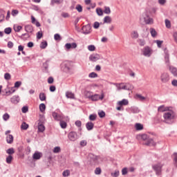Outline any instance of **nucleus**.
<instances>
[{
	"label": "nucleus",
	"instance_id": "nucleus-45",
	"mask_svg": "<svg viewBox=\"0 0 177 177\" xmlns=\"http://www.w3.org/2000/svg\"><path fill=\"white\" fill-rule=\"evenodd\" d=\"M59 124L61 128L63 129H66V128H67V123L64 121H60Z\"/></svg>",
	"mask_w": 177,
	"mask_h": 177
},
{
	"label": "nucleus",
	"instance_id": "nucleus-27",
	"mask_svg": "<svg viewBox=\"0 0 177 177\" xmlns=\"http://www.w3.org/2000/svg\"><path fill=\"white\" fill-rule=\"evenodd\" d=\"M25 30L26 32H32L34 31V28L31 25H26L25 26Z\"/></svg>",
	"mask_w": 177,
	"mask_h": 177
},
{
	"label": "nucleus",
	"instance_id": "nucleus-9",
	"mask_svg": "<svg viewBox=\"0 0 177 177\" xmlns=\"http://www.w3.org/2000/svg\"><path fill=\"white\" fill-rule=\"evenodd\" d=\"M104 99V94L102 93L101 95L99 94H93L90 100L92 102H97V100H103Z\"/></svg>",
	"mask_w": 177,
	"mask_h": 177
},
{
	"label": "nucleus",
	"instance_id": "nucleus-63",
	"mask_svg": "<svg viewBox=\"0 0 177 177\" xmlns=\"http://www.w3.org/2000/svg\"><path fill=\"white\" fill-rule=\"evenodd\" d=\"M174 161L175 162L176 166L177 167V153H174Z\"/></svg>",
	"mask_w": 177,
	"mask_h": 177
},
{
	"label": "nucleus",
	"instance_id": "nucleus-58",
	"mask_svg": "<svg viewBox=\"0 0 177 177\" xmlns=\"http://www.w3.org/2000/svg\"><path fill=\"white\" fill-rule=\"evenodd\" d=\"M11 15H12V16H13L14 17H15V16H17V15H19V10H12V12H11Z\"/></svg>",
	"mask_w": 177,
	"mask_h": 177
},
{
	"label": "nucleus",
	"instance_id": "nucleus-36",
	"mask_svg": "<svg viewBox=\"0 0 177 177\" xmlns=\"http://www.w3.org/2000/svg\"><path fill=\"white\" fill-rule=\"evenodd\" d=\"M21 129H23L24 131H27V129H28V124L24 122L21 125Z\"/></svg>",
	"mask_w": 177,
	"mask_h": 177
},
{
	"label": "nucleus",
	"instance_id": "nucleus-10",
	"mask_svg": "<svg viewBox=\"0 0 177 177\" xmlns=\"http://www.w3.org/2000/svg\"><path fill=\"white\" fill-rule=\"evenodd\" d=\"M160 81L163 84H167L169 81V74L167 73H163L160 75Z\"/></svg>",
	"mask_w": 177,
	"mask_h": 177
},
{
	"label": "nucleus",
	"instance_id": "nucleus-21",
	"mask_svg": "<svg viewBox=\"0 0 177 177\" xmlns=\"http://www.w3.org/2000/svg\"><path fill=\"white\" fill-rule=\"evenodd\" d=\"M84 94L85 97H86V99H89V100H91V99L93 95V93H92L91 91H85Z\"/></svg>",
	"mask_w": 177,
	"mask_h": 177
},
{
	"label": "nucleus",
	"instance_id": "nucleus-4",
	"mask_svg": "<svg viewBox=\"0 0 177 177\" xmlns=\"http://www.w3.org/2000/svg\"><path fill=\"white\" fill-rule=\"evenodd\" d=\"M141 53L145 57H151V55H153V50L151 49V47L147 46L141 50Z\"/></svg>",
	"mask_w": 177,
	"mask_h": 177
},
{
	"label": "nucleus",
	"instance_id": "nucleus-34",
	"mask_svg": "<svg viewBox=\"0 0 177 177\" xmlns=\"http://www.w3.org/2000/svg\"><path fill=\"white\" fill-rule=\"evenodd\" d=\"M39 108L41 113H44V111H45V110H46V106L44 103L40 104Z\"/></svg>",
	"mask_w": 177,
	"mask_h": 177
},
{
	"label": "nucleus",
	"instance_id": "nucleus-18",
	"mask_svg": "<svg viewBox=\"0 0 177 177\" xmlns=\"http://www.w3.org/2000/svg\"><path fill=\"white\" fill-rule=\"evenodd\" d=\"M11 102L12 103H14V104H17V103L20 102V97L19 95H14L12 97H11Z\"/></svg>",
	"mask_w": 177,
	"mask_h": 177
},
{
	"label": "nucleus",
	"instance_id": "nucleus-14",
	"mask_svg": "<svg viewBox=\"0 0 177 177\" xmlns=\"http://www.w3.org/2000/svg\"><path fill=\"white\" fill-rule=\"evenodd\" d=\"M77 48V44L76 43H68L65 44V48L66 50H70V49H75Z\"/></svg>",
	"mask_w": 177,
	"mask_h": 177
},
{
	"label": "nucleus",
	"instance_id": "nucleus-6",
	"mask_svg": "<svg viewBox=\"0 0 177 177\" xmlns=\"http://www.w3.org/2000/svg\"><path fill=\"white\" fill-rule=\"evenodd\" d=\"M162 167H164V164H162L161 162L152 165V168L156 171V175H161Z\"/></svg>",
	"mask_w": 177,
	"mask_h": 177
},
{
	"label": "nucleus",
	"instance_id": "nucleus-42",
	"mask_svg": "<svg viewBox=\"0 0 177 177\" xmlns=\"http://www.w3.org/2000/svg\"><path fill=\"white\" fill-rule=\"evenodd\" d=\"M46 46H48V42L46 41H42L40 44L41 49H46Z\"/></svg>",
	"mask_w": 177,
	"mask_h": 177
},
{
	"label": "nucleus",
	"instance_id": "nucleus-55",
	"mask_svg": "<svg viewBox=\"0 0 177 177\" xmlns=\"http://www.w3.org/2000/svg\"><path fill=\"white\" fill-rule=\"evenodd\" d=\"M97 117V116L96 115L91 114V115H89V120H90V121H95V120H96Z\"/></svg>",
	"mask_w": 177,
	"mask_h": 177
},
{
	"label": "nucleus",
	"instance_id": "nucleus-51",
	"mask_svg": "<svg viewBox=\"0 0 177 177\" xmlns=\"http://www.w3.org/2000/svg\"><path fill=\"white\" fill-rule=\"evenodd\" d=\"M96 13L97 15H98V16H103V10H102V8H97Z\"/></svg>",
	"mask_w": 177,
	"mask_h": 177
},
{
	"label": "nucleus",
	"instance_id": "nucleus-19",
	"mask_svg": "<svg viewBox=\"0 0 177 177\" xmlns=\"http://www.w3.org/2000/svg\"><path fill=\"white\" fill-rule=\"evenodd\" d=\"M42 157V153L36 151L32 156L33 160H39Z\"/></svg>",
	"mask_w": 177,
	"mask_h": 177
},
{
	"label": "nucleus",
	"instance_id": "nucleus-48",
	"mask_svg": "<svg viewBox=\"0 0 177 177\" xmlns=\"http://www.w3.org/2000/svg\"><path fill=\"white\" fill-rule=\"evenodd\" d=\"M165 26L167 28H171V21L168 19H165Z\"/></svg>",
	"mask_w": 177,
	"mask_h": 177
},
{
	"label": "nucleus",
	"instance_id": "nucleus-46",
	"mask_svg": "<svg viewBox=\"0 0 177 177\" xmlns=\"http://www.w3.org/2000/svg\"><path fill=\"white\" fill-rule=\"evenodd\" d=\"M38 131L39 132H44L45 131V126L44 124H39Z\"/></svg>",
	"mask_w": 177,
	"mask_h": 177
},
{
	"label": "nucleus",
	"instance_id": "nucleus-64",
	"mask_svg": "<svg viewBox=\"0 0 177 177\" xmlns=\"http://www.w3.org/2000/svg\"><path fill=\"white\" fill-rule=\"evenodd\" d=\"M173 37H174V41H175L176 44H177V32H174Z\"/></svg>",
	"mask_w": 177,
	"mask_h": 177
},
{
	"label": "nucleus",
	"instance_id": "nucleus-50",
	"mask_svg": "<svg viewBox=\"0 0 177 177\" xmlns=\"http://www.w3.org/2000/svg\"><path fill=\"white\" fill-rule=\"evenodd\" d=\"M75 9L77 10V12H79V13H81V12H82V6L77 4L75 7Z\"/></svg>",
	"mask_w": 177,
	"mask_h": 177
},
{
	"label": "nucleus",
	"instance_id": "nucleus-8",
	"mask_svg": "<svg viewBox=\"0 0 177 177\" xmlns=\"http://www.w3.org/2000/svg\"><path fill=\"white\" fill-rule=\"evenodd\" d=\"M82 34L84 35H88V34H91L92 32V27L89 25H85L82 28Z\"/></svg>",
	"mask_w": 177,
	"mask_h": 177
},
{
	"label": "nucleus",
	"instance_id": "nucleus-61",
	"mask_svg": "<svg viewBox=\"0 0 177 177\" xmlns=\"http://www.w3.org/2000/svg\"><path fill=\"white\" fill-rule=\"evenodd\" d=\"M63 176H70V171L69 170H65L62 173Z\"/></svg>",
	"mask_w": 177,
	"mask_h": 177
},
{
	"label": "nucleus",
	"instance_id": "nucleus-41",
	"mask_svg": "<svg viewBox=\"0 0 177 177\" xmlns=\"http://www.w3.org/2000/svg\"><path fill=\"white\" fill-rule=\"evenodd\" d=\"M62 149L60 148V147H55L53 150V153H55V154H57V153H60Z\"/></svg>",
	"mask_w": 177,
	"mask_h": 177
},
{
	"label": "nucleus",
	"instance_id": "nucleus-2",
	"mask_svg": "<svg viewBox=\"0 0 177 177\" xmlns=\"http://www.w3.org/2000/svg\"><path fill=\"white\" fill-rule=\"evenodd\" d=\"M112 84L116 86L118 91H121V89L124 91H132L133 89V86L129 83H112Z\"/></svg>",
	"mask_w": 177,
	"mask_h": 177
},
{
	"label": "nucleus",
	"instance_id": "nucleus-25",
	"mask_svg": "<svg viewBox=\"0 0 177 177\" xmlns=\"http://www.w3.org/2000/svg\"><path fill=\"white\" fill-rule=\"evenodd\" d=\"M66 96L68 99H75V95L71 91H66Z\"/></svg>",
	"mask_w": 177,
	"mask_h": 177
},
{
	"label": "nucleus",
	"instance_id": "nucleus-30",
	"mask_svg": "<svg viewBox=\"0 0 177 177\" xmlns=\"http://www.w3.org/2000/svg\"><path fill=\"white\" fill-rule=\"evenodd\" d=\"M135 128H136V131H142V129H143V124H142L140 123H136L135 124Z\"/></svg>",
	"mask_w": 177,
	"mask_h": 177
},
{
	"label": "nucleus",
	"instance_id": "nucleus-40",
	"mask_svg": "<svg viewBox=\"0 0 177 177\" xmlns=\"http://www.w3.org/2000/svg\"><path fill=\"white\" fill-rule=\"evenodd\" d=\"M87 49L90 52H95L96 50V47L95 46V45H89L87 47Z\"/></svg>",
	"mask_w": 177,
	"mask_h": 177
},
{
	"label": "nucleus",
	"instance_id": "nucleus-39",
	"mask_svg": "<svg viewBox=\"0 0 177 177\" xmlns=\"http://www.w3.org/2000/svg\"><path fill=\"white\" fill-rule=\"evenodd\" d=\"M131 113H133V114H138L139 113V109L138 107H131Z\"/></svg>",
	"mask_w": 177,
	"mask_h": 177
},
{
	"label": "nucleus",
	"instance_id": "nucleus-20",
	"mask_svg": "<svg viewBox=\"0 0 177 177\" xmlns=\"http://www.w3.org/2000/svg\"><path fill=\"white\" fill-rule=\"evenodd\" d=\"M32 10H35L38 13H40V15H44V11L38 6H32Z\"/></svg>",
	"mask_w": 177,
	"mask_h": 177
},
{
	"label": "nucleus",
	"instance_id": "nucleus-15",
	"mask_svg": "<svg viewBox=\"0 0 177 177\" xmlns=\"http://www.w3.org/2000/svg\"><path fill=\"white\" fill-rule=\"evenodd\" d=\"M128 104H129V101L127 99H123L117 102V106H121L122 107V106H128Z\"/></svg>",
	"mask_w": 177,
	"mask_h": 177
},
{
	"label": "nucleus",
	"instance_id": "nucleus-26",
	"mask_svg": "<svg viewBox=\"0 0 177 177\" xmlns=\"http://www.w3.org/2000/svg\"><path fill=\"white\" fill-rule=\"evenodd\" d=\"M94 124L92 122H88L86 124L87 131H92L93 129Z\"/></svg>",
	"mask_w": 177,
	"mask_h": 177
},
{
	"label": "nucleus",
	"instance_id": "nucleus-37",
	"mask_svg": "<svg viewBox=\"0 0 177 177\" xmlns=\"http://www.w3.org/2000/svg\"><path fill=\"white\" fill-rule=\"evenodd\" d=\"M138 43L139 44L140 46H145V45H146V41L143 39H138Z\"/></svg>",
	"mask_w": 177,
	"mask_h": 177
},
{
	"label": "nucleus",
	"instance_id": "nucleus-12",
	"mask_svg": "<svg viewBox=\"0 0 177 177\" xmlns=\"http://www.w3.org/2000/svg\"><path fill=\"white\" fill-rule=\"evenodd\" d=\"M171 108H172V106H167L165 105H162V106H158V111H159V113H164V111H165V113H167Z\"/></svg>",
	"mask_w": 177,
	"mask_h": 177
},
{
	"label": "nucleus",
	"instance_id": "nucleus-33",
	"mask_svg": "<svg viewBox=\"0 0 177 177\" xmlns=\"http://www.w3.org/2000/svg\"><path fill=\"white\" fill-rule=\"evenodd\" d=\"M112 19L111 17L110 16H106L104 18V23H106L108 24H110V23H111Z\"/></svg>",
	"mask_w": 177,
	"mask_h": 177
},
{
	"label": "nucleus",
	"instance_id": "nucleus-32",
	"mask_svg": "<svg viewBox=\"0 0 177 177\" xmlns=\"http://www.w3.org/2000/svg\"><path fill=\"white\" fill-rule=\"evenodd\" d=\"M165 60L166 64L167 65V67L169 68V66H171V65L169 64V54H165Z\"/></svg>",
	"mask_w": 177,
	"mask_h": 177
},
{
	"label": "nucleus",
	"instance_id": "nucleus-23",
	"mask_svg": "<svg viewBox=\"0 0 177 177\" xmlns=\"http://www.w3.org/2000/svg\"><path fill=\"white\" fill-rule=\"evenodd\" d=\"M131 37L133 39H138L139 38V33L136 30H133L131 33Z\"/></svg>",
	"mask_w": 177,
	"mask_h": 177
},
{
	"label": "nucleus",
	"instance_id": "nucleus-43",
	"mask_svg": "<svg viewBox=\"0 0 177 177\" xmlns=\"http://www.w3.org/2000/svg\"><path fill=\"white\" fill-rule=\"evenodd\" d=\"M97 77H98L97 73H96L95 72H92L88 74L89 78H97Z\"/></svg>",
	"mask_w": 177,
	"mask_h": 177
},
{
	"label": "nucleus",
	"instance_id": "nucleus-35",
	"mask_svg": "<svg viewBox=\"0 0 177 177\" xmlns=\"http://www.w3.org/2000/svg\"><path fill=\"white\" fill-rule=\"evenodd\" d=\"M93 161H95V162H96V164H99V162H100V161H102V158H100V156H93Z\"/></svg>",
	"mask_w": 177,
	"mask_h": 177
},
{
	"label": "nucleus",
	"instance_id": "nucleus-11",
	"mask_svg": "<svg viewBox=\"0 0 177 177\" xmlns=\"http://www.w3.org/2000/svg\"><path fill=\"white\" fill-rule=\"evenodd\" d=\"M100 55L95 53V54H92L89 56V60L91 62H97V60H100Z\"/></svg>",
	"mask_w": 177,
	"mask_h": 177
},
{
	"label": "nucleus",
	"instance_id": "nucleus-16",
	"mask_svg": "<svg viewBox=\"0 0 177 177\" xmlns=\"http://www.w3.org/2000/svg\"><path fill=\"white\" fill-rule=\"evenodd\" d=\"M144 145H145V146H156V142H154L153 138H148Z\"/></svg>",
	"mask_w": 177,
	"mask_h": 177
},
{
	"label": "nucleus",
	"instance_id": "nucleus-31",
	"mask_svg": "<svg viewBox=\"0 0 177 177\" xmlns=\"http://www.w3.org/2000/svg\"><path fill=\"white\" fill-rule=\"evenodd\" d=\"M22 29H23V26H17V25L14 26V30L15 31V32H20V30H21Z\"/></svg>",
	"mask_w": 177,
	"mask_h": 177
},
{
	"label": "nucleus",
	"instance_id": "nucleus-17",
	"mask_svg": "<svg viewBox=\"0 0 177 177\" xmlns=\"http://www.w3.org/2000/svg\"><path fill=\"white\" fill-rule=\"evenodd\" d=\"M53 117L56 121H62L63 120V117L56 112L53 113Z\"/></svg>",
	"mask_w": 177,
	"mask_h": 177
},
{
	"label": "nucleus",
	"instance_id": "nucleus-44",
	"mask_svg": "<svg viewBox=\"0 0 177 177\" xmlns=\"http://www.w3.org/2000/svg\"><path fill=\"white\" fill-rule=\"evenodd\" d=\"M104 13H105L106 15H110V13H111V10H110V7L105 6Z\"/></svg>",
	"mask_w": 177,
	"mask_h": 177
},
{
	"label": "nucleus",
	"instance_id": "nucleus-56",
	"mask_svg": "<svg viewBox=\"0 0 177 177\" xmlns=\"http://www.w3.org/2000/svg\"><path fill=\"white\" fill-rule=\"evenodd\" d=\"M95 175H100V174H102V169L97 167L95 170Z\"/></svg>",
	"mask_w": 177,
	"mask_h": 177
},
{
	"label": "nucleus",
	"instance_id": "nucleus-22",
	"mask_svg": "<svg viewBox=\"0 0 177 177\" xmlns=\"http://www.w3.org/2000/svg\"><path fill=\"white\" fill-rule=\"evenodd\" d=\"M149 31H150V34H151L152 38L157 37L158 33H157V30H156V29H154L153 28H151L149 29Z\"/></svg>",
	"mask_w": 177,
	"mask_h": 177
},
{
	"label": "nucleus",
	"instance_id": "nucleus-57",
	"mask_svg": "<svg viewBox=\"0 0 177 177\" xmlns=\"http://www.w3.org/2000/svg\"><path fill=\"white\" fill-rule=\"evenodd\" d=\"M54 39L55 41H60L62 39V37H60V35L57 33L54 35Z\"/></svg>",
	"mask_w": 177,
	"mask_h": 177
},
{
	"label": "nucleus",
	"instance_id": "nucleus-54",
	"mask_svg": "<svg viewBox=\"0 0 177 177\" xmlns=\"http://www.w3.org/2000/svg\"><path fill=\"white\" fill-rule=\"evenodd\" d=\"M44 37V34L42 33V31H39L37 33V39H41Z\"/></svg>",
	"mask_w": 177,
	"mask_h": 177
},
{
	"label": "nucleus",
	"instance_id": "nucleus-29",
	"mask_svg": "<svg viewBox=\"0 0 177 177\" xmlns=\"http://www.w3.org/2000/svg\"><path fill=\"white\" fill-rule=\"evenodd\" d=\"M137 139H142V140H148L149 136L147 134L137 136Z\"/></svg>",
	"mask_w": 177,
	"mask_h": 177
},
{
	"label": "nucleus",
	"instance_id": "nucleus-28",
	"mask_svg": "<svg viewBox=\"0 0 177 177\" xmlns=\"http://www.w3.org/2000/svg\"><path fill=\"white\" fill-rule=\"evenodd\" d=\"M39 98L41 102H45V100H46V94H45L44 93H40Z\"/></svg>",
	"mask_w": 177,
	"mask_h": 177
},
{
	"label": "nucleus",
	"instance_id": "nucleus-60",
	"mask_svg": "<svg viewBox=\"0 0 177 177\" xmlns=\"http://www.w3.org/2000/svg\"><path fill=\"white\" fill-rule=\"evenodd\" d=\"M156 44H157L158 48H161V45H162V41L160 40H156Z\"/></svg>",
	"mask_w": 177,
	"mask_h": 177
},
{
	"label": "nucleus",
	"instance_id": "nucleus-5",
	"mask_svg": "<svg viewBox=\"0 0 177 177\" xmlns=\"http://www.w3.org/2000/svg\"><path fill=\"white\" fill-rule=\"evenodd\" d=\"M64 71L67 74H73V63L68 61L65 62L64 63Z\"/></svg>",
	"mask_w": 177,
	"mask_h": 177
},
{
	"label": "nucleus",
	"instance_id": "nucleus-24",
	"mask_svg": "<svg viewBox=\"0 0 177 177\" xmlns=\"http://www.w3.org/2000/svg\"><path fill=\"white\" fill-rule=\"evenodd\" d=\"M6 142L9 145H12L13 143V136L10 134L7 135L6 136Z\"/></svg>",
	"mask_w": 177,
	"mask_h": 177
},
{
	"label": "nucleus",
	"instance_id": "nucleus-7",
	"mask_svg": "<svg viewBox=\"0 0 177 177\" xmlns=\"http://www.w3.org/2000/svg\"><path fill=\"white\" fill-rule=\"evenodd\" d=\"M68 138L71 142H75V140H78L80 136H78V133L75 131H71L68 134Z\"/></svg>",
	"mask_w": 177,
	"mask_h": 177
},
{
	"label": "nucleus",
	"instance_id": "nucleus-53",
	"mask_svg": "<svg viewBox=\"0 0 177 177\" xmlns=\"http://www.w3.org/2000/svg\"><path fill=\"white\" fill-rule=\"evenodd\" d=\"M10 118V115H9L8 113H5L3 115V120L4 121H8V120H9Z\"/></svg>",
	"mask_w": 177,
	"mask_h": 177
},
{
	"label": "nucleus",
	"instance_id": "nucleus-49",
	"mask_svg": "<svg viewBox=\"0 0 177 177\" xmlns=\"http://www.w3.org/2000/svg\"><path fill=\"white\" fill-rule=\"evenodd\" d=\"M6 153L7 154H15V149L13 148H10L6 150Z\"/></svg>",
	"mask_w": 177,
	"mask_h": 177
},
{
	"label": "nucleus",
	"instance_id": "nucleus-52",
	"mask_svg": "<svg viewBox=\"0 0 177 177\" xmlns=\"http://www.w3.org/2000/svg\"><path fill=\"white\" fill-rule=\"evenodd\" d=\"M120 176V171L118 170H115L113 173H111V176L118 177Z\"/></svg>",
	"mask_w": 177,
	"mask_h": 177
},
{
	"label": "nucleus",
	"instance_id": "nucleus-59",
	"mask_svg": "<svg viewBox=\"0 0 177 177\" xmlns=\"http://www.w3.org/2000/svg\"><path fill=\"white\" fill-rule=\"evenodd\" d=\"M4 78H5V80H6L7 81H9V80H10V78H11L10 74L8 73H5V74H4Z\"/></svg>",
	"mask_w": 177,
	"mask_h": 177
},
{
	"label": "nucleus",
	"instance_id": "nucleus-38",
	"mask_svg": "<svg viewBox=\"0 0 177 177\" xmlns=\"http://www.w3.org/2000/svg\"><path fill=\"white\" fill-rule=\"evenodd\" d=\"M6 161L7 164H12V161H13V156H12V155H9L6 158Z\"/></svg>",
	"mask_w": 177,
	"mask_h": 177
},
{
	"label": "nucleus",
	"instance_id": "nucleus-62",
	"mask_svg": "<svg viewBox=\"0 0 177 177\" xmlns=\"http://www.w3.org/2000/svg\"><path fill=\"white\" fill-rule=\"evenodd\" d=\"M20 86H21V82L20 81H18V82H16L15 83V88H20Z\"/></svg>",
	"mask_w": 177,
	"mask_h": 177
},
{
	"label": "nucleus",
	"instance_id": "nucleus-47",
	"mask_svg": "<svg viewBox=\"0 0 177 177\" xmlns=\"http://www.w3.org/2000/svg\"><path fill=\"white\" fill-rule=\"evenodd\" d=\"M136 97L139 99V100H141V102H143V100H146V97H143V95L140 94H136Z\"/></svg>",
	"mask_w": 177,
	"mask_h": 177
},
{
	"label": "nucleus",
	"instance_id": "nucleus-3",
	"mask_svg": "<svg viewBox=\"0 0 177 177\" xmlns=\"http://www.w3.org/2000/svg\"><path fill=\"white\" fill-rule=\"evenodd\" d=\"M140 24H153V20L147 14H142L140 17Z\"/></svg>",
	"mask_w": 177,
	"mask_h": 177
},
{
	"label": "nucleus",
	"instance_id": "nucleus-1",
	"mask_svg": "<svg viewBox=\"0 0 177 177\" xmlns=\"http://www.w3.org/2000/svg\"><path fill=\"white\" fill-rule=\"evenodd\" d=\"M164 122L166 124H172V121L176 118L175 109L171 108L163 114Z\"/></svg>",
	"mask_w": 177,
	"mask_h": 177
},
{
	"label": "nucleus",
	"instance_id": "nucleus-13",
	"mask_svg": "<svg viewBox=\"0 0 177 177\" xmlns=\"http://www.w3.org/2000/svg\"><path fill=\"white\" fill-rule=\"evenodd\" d=\"M169 71L171 73V74H172V75H174V77H177V68L171 66V65H169Z\"/></svg>",
	"mask_w": 177,
	"mask_h": 177
}]
</instances>
